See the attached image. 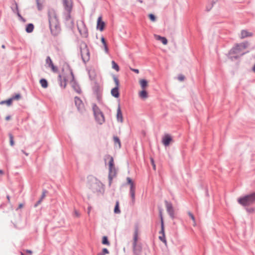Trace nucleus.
I'll return each mask as SVG.
<instances>
[{"mask_svg": "<svg viewBox=\"0 0 255 255\" xmlns=\"http://www.w3.org/2000/svg\"><path fill=\"white\" fill-rule=\"evenodd\" d=\"M159 240L163 242L164 244L166 246L167 245V241L165 239V235H161L159 237Z\"/></svg>", "mask_w": 255, "mask_h": 255, "instance_id": "obj_32", "label": "nucleus"}, {"mask_svg": "<svg viewBox=\"0 0 255 255\" xmlns=\"http://www.w3.org/2000/svg\"><path fill=\"white\" fill-rule=\"evenodd\" d=\"M103 189V185L101 183H96L94 185L93 190L95 192H101Z\"/></svg>", "mask_w": 255, "mask_h": 255, "instance_id": "obj_17", "label": "nucleus"}, {"mask_svg": "<svg viewBox=\"0 0 255 255\" xmlns=\"http://www.w3.org/2000/svg\"><path fill=\"white\" fill-rule=\"evenodd\" d=\"M148 16H149V19L152 21H154L155 20V17L153 14H149Z\"/></svg>", "mask_w": 255, "mask_h": 255, "instance_id": "obj_39", "label": "nucleus"}, {"mask_svg": "<svg viewBox=\"0 0 255 255\" xmlns=\"http://www.w3.org/2000/svg\"><path fill=\"white\" fill-rule=\"evenodd\" d=\"M139 96L142 99H146L148 97V93L145 90L142 89L140 92H139Z\"/></svg>", "mask_w": 255, "mask_h": 255, "instance_id": "obj_20", "label": "nucleus"}, {"mask_svg": "<svg viewBox=\"0 0 255 255\" xmlns=\"http://www.w3.org/2000/svg\"><path fill=\"white\" fill-rule=\"evenodd\" d=\"M34 28V26L32 24H28L26 28V31L28 33L31 32Z\"/></svg>", "mask_w": 255, "mask_h": 255, "instance_id": "obj_26", "label": "nucleus"}, {"mask_svg": "<svg viewBox=\"0 0 255 255\" xmlns=\"http://www.w3.org/2000/svg\"><path fill=\"white\" fill-rule=\"evenodd\" d=\"M160 217L161 220V230L159 232V234H161V235H165L164 232V222L161 212H160Z\"/></svg>", "mask_w": 255, "mask_h": 255, "instance_id": "obj_18", "label": "nucleus"}, {"mask_svg": "<svg viewBox=\"0 0 255 255\" xmlns=\"http://www.w3.org/2000/svg\"><path fill=\"white\" fill-rule=\"evenodd\" d=\"M188 214L189 216V217L191 218L192 220L193 221V225L194 226H196V221H195V217H194V215H193V214H192L190 212H188Z\"/></svg>", "mask_w": 255, "mask_h": 255, "instance_id": "obj_31", "label": "nucleus"}, {"mask_svg": "<svg viewBox=\"0 0 255 255\" xmlns=\"http://www.w3.org/2000/svg\"><path fill=\"white\" fill-rule=\"evenodd\" d=\"M44 196H45V195L43 194V195H42V197H41V199H43V198L44 197Z\"/></svg>", "mask_w": 255, "mask_h": 255, "instance_id": "obj_57", "label": "nucleus"}, {"mask_svg": "<svg viewBox=\"0 0 255 255\" xmlns=\"http://www.w3.org/2000/svg\"><path fill=\"white\" fill-rule=\"evenodd\" d=\"M117 120L119 122H120V123H122L123 122V114H122L120 105L118 106V107L117 109Z\"/></svg>", "mask_w": 255, "mask_h": 255, "instance_id": "obj_15", "label": "nucleus"}, {"mask_svg": "<svg viewBox=\"0 0 255 255\" xmlns=\"http://www.w3.org/2000/svg\"><path fill=\"white\" fill-rule=\"evenodd\" d=\"M11 99H8L6 101H2L0 102V105L6 104L7 106H10L11 105Z\"/></svg>", "mask_w": 255, "mask_h": 255, "instance_id": "obj_29", "label": "nucleus"}, {"mask_svg": "<svg viewBox=\"0 0 255 255\" xmlns=\"http://www.w3.org/2000/svg\"><path fill=\"white\" fill-rule=\"evenodd\" d=\"M114 141L115 144H118L119 148L121 146V141L120 139L117 136L114 137Z\"/></svg>", "mask_w": 255, "mask_h": 255, "instance_id": "obj_28", "label": "nucleus"}, {"mask_svg": "<svg viewBox=\"0 0 255 255\" xmlns=\"http://www.w3.org/2000/svg\"><path fill=\"white\" fill-rule=\"evenodd\" d=\"M41 86L43 88H46L48 87V83L45 79H42L40 80Z\"/></svg>", "mask_w": 255, "mask_h": 255, "instance_id": "obj_24", "label": "nucleus"}, {"mask_svg": "<svg viewBox=\"0 0 255 255\" xmlns=\"http://www.w3.org/2000/svg\"><path fill=\"white\" fill-rule=\"evenodd\" d=\"M166 208L169 215L172 219H173L174 218V210L172 205L170 203H167L166 205Z\"/></svg>", "mask_w": 255, "mask_h": 255, "instance_id": "obj_16", "label": "nucleus"}, {"mask_svg": "<svg viewBox=\"0 0 255 255\" xmlns=\"http://www.w3.org/2000/svg\"><path fill=\"white\" fill-rule=\"evenodd\" d=\"M127 180L128 183L130 185V195L132 199V203L133 204L135 201V185L130 178L128 177Z\"/></svg>", "mask_w": 255, "mask_h": 255, "instance_id": "obj_9", "label": "nucleus"}, {"mask_svg": "<svg viewBox=\"0 0 255 255\" xmlns=\"http://www.w3.org/2000/svg\"><path fill=\"white\" fill-rule=\"evenodd\" d=\"M25 252L29 255H31L32 254V252L31 250H26Z\"/></svg>", "mask_w": 255, "mask_h": 255, "instance_id": "obj_48", "label": "nucleus"}, {"mask_svg": "<svg viewBox=\"0 0 255 255\" xmlns=\"http://www.w3.org/2000/svg\"><path fill=\"white\" fill-rule=\"evenodd\" d=\"M7 200H8V202H10L9 196H7Z\"/></svg>", "mask_w": 255, "mask_h": 255, "instance_id": "obj_54", "label": "nucleus"}, {"mask_svg": "<svg viewBox=\"0 0 255 255\" xmlns=\"http://www.w3.org/2000/svg\"><path fill=\"white\" fill-rule=\"evenodd\" d=\"M112 68L114 69L116 71L118 72L120 70V68L118 65L114 61H112Z\"/></svg>", "mask_w": 255, "mask_h": 255, "instance_id": "obj_27", "label": "nucleus"}, {"mask_svg": "<svg viewBox=\"0 0 255 255\" xmlns=\"http://www.w3.org/2000/svg\"><path fill=\"white\" fill-rule=\"evenodd\" d=\"M130 69L131 71L134 72L135 73H136L137 74H138L139 72V70L138 69H133V68H130Z\"/></svg>", "mask_w": 255, "mask_h": 255, "instance_id": "obj_47", "label": "nucleus"}, {"mask_svg": "<svg viewBox=\"0 0 255 255\" xmlns=\"http://www.w3.org/2000/svg\"><path fill=\"white\" fill-rule=\"evenodd\" d=\"M20 97H21L20 95L19 94H17L14 96L10 98V99H11V103H12L13 100H18L19 99H20Z\"/></svg>", "mask_w": 255, "mask_h": 255, "instance_id": "obj_34", "label": "nucleus"}, {"mask_svg": "<svg viewBox=\"0 0 255 255\" xmlns=\"http://www.w3.org/2000/svg\"><path fill=\"white\" fill-rule=\"evenodd\" d=\"M238 201L243 206H248L253 204L255 202V192L239 198Z\"/></svg>", "mask_w": 255, "mask_h": 255, "instance_id": "obj_2", "label": "nucleus"}, {"mask_svg": "<svg viewBox=\"0 0 255 255\" xmlns=\"http://www.w3.org/2000/svg\"><path fill=\"white\" fill-rule=\"evenodd\" d=\"M105 160H109V172L110 176L111 175H115L116 174V169L114 166V159L112 156L110 155H107L105 156Z\"/></svg>", "mask_w": 255, "mask_h": 255, "instance_id": "obj_8", "label": "nucleus"}, {"mask_svg": "<svg viewBox=\"0 0 255 255\" xmlns=\"http://www.w3.org/2000/svg\"><path fill=\"white\" fill-rule=\"evenodd\" d=\"M74 215H75V216L76 217L78 218V217H80V213H79L78 211H77V210H75V211H74Z\"/></svg>", "mask_w": 255, "mask_h": 255, "instance_id": "obj_43", "label": "nucleus"}, {"mask_svg": "<svg viewBox=\"0 0 255 255\" xmlns=\"http://www.w3.org/2000/svg\"><path fill=\"white\" fill-rule=\"evenodd\" d=\"M1 47H2V48H5V45H2Z\"/></svg>", "mask_w": 255, "mask_h": 255, "instance_id": "obj_56", "label": "nucleus"}, {"mask_svg": "<svg viewBox=\"0 0 255 255\" xmlns=\"http://www.w3.org/2000/svg\"><path fill=\"white\" fill-rule=\"evenodd\" d=\"M46 63L48 65L49 67H50L52 71L54 72H56L57 71V68L53 64L52 60L51 59L50 57H47L46 59Z\"/></svg>", "mask_w": 255, "mask_h": 255, "instance_id": "obj_13", "label": "nucleus"}, {"mask_svg": "<svg viewBox=\"0 0 255 255\" xmlns=\"http://www.w3.org/2000/svg\"><path fill=\"white\" fill-rule=\"evenodd\" d=\"M3 173V171L1 170H0V174H2Z\"/></svg>", "mask_w": 255, "mask_h": 255, "instance_id": "obj_55", "label": "nucleus"}, {"mask_svg": "<svg viewBox=\"0 0 255 255\" xmlns=\"http://www.w3.org/2000/svg\"><path fill=\"white\" fill-rule=\"evenodd\" d=\"M63 4L66 12L65 19L69 20L71 19V12L73 8V1L72 0H63Z\"/></svg>", "mask_w": 255, "mask_h": 255, "instance_id": "obj_5", "label": "nucleus"}, {"mask_svg": "<svg viewBox=\"0 0 255 255\" xmlns=\"http://www.w3.org/2000/svg\"><path fill=\"white\" fill-rule=\"evenodd\" d=\"M253 71L255 73V65H254V66L253 68Z\"/></svg>", "mask_w": 255, "mask_h": 255, "instance_id": "obj_53", "label": "nucleus"}, {"mask_svg": "<svg viewBox=\"0 0 255 255\" xmlns=\"http://www.w3.org/2000/svg\"><path fill=\"white\" fill-rule=\"evenodd\" d=\"M150 161H151V164H152V167H153V169L154 170H155V169H156V165H155V164L154 163L153 158L152 157H150Z\"/></svg>", "mask_w": 255, "mask_h": 255, "instance_id": "obj_38", "label": "nucleus"}, {"mask_svg": "<svg viewBox=\"0 0 255 255\" xmlns=\"http://www.w3.org/2000/svg\"><path fill=\"white\" fill-rule=\"evenodd\" d=\"M139 84L141 88L143 90L148 86L147 81L145 79H140L139 80Z\"/></svg>", "mask_w": 255, "mask_h": 255, "instance_id": "obj_22", "label": "nucleus"}, {"mask_svg": "<svg viewBox=\"0 0 255 255\" xmlns=\"http://www.w3.org/2000/svg\"><path fill=\"white\" fill-rule=\"evenodd\" d=\"M23 205L22 203H20L18 205V209H21L23 207Z\"/></svg>", "mask_w": 255, "mask_h": 255, "instance_id": "obj_50", "label": "nucleus"}, {"mask_svg": "<svg viewBox=\"0 0 255 255\" xmlns=\"http://www.w3.org/2000/svg\"><path fill=\"white\" fill-rule=\"evenodd\" d=\"M247 47V45L246 43H243L240 44H237L233 49H232L230 52L229 58L233 60V53L238 54V55L235 57L237 58L239 55H242L244 54V52L241 53V52L245 49Z\"/></svg>", "mask_w": 255, "mask_h": 255, "instance_id": "obj_4", "label": "nucleus"}, {"mask_svg": "<svg viewBox=\"0 0 255 255\" xmlns=\"http://www.w3.org/2000/svg\"><path fill=\"white\" fill-rule=\"evenodd\" d=\"M91 209H92V207L91 206L89 207L88 208V214L89 215L90 214V211L91 210Z\"/></svg>", "mask_w": 255, "mask_h": 255, "instance_id": "obj_49", "label": "nucleus"}, {"mask_svg": "<svg viewBox=\"0 0 255 255\" xmlns=\"http://www.w3.org/2000/svg\"><path fill=\"white\" fill-rule=\"evenodd\" d=\"M119 87H115L113 88L111 90V94L115 98H119L120 96Z\"/></svg>", "mask_w": 255, "mask_h": 255, "instance_id": "obj_19", "label": "nucleus"}, {"mask_svg": "<svg viewBox=\"0 0 255 255\" xmlns=\"http://www.w3.org/2000/svg\"><path fill=\"white\" fill-rule=\"evenodd\" d=\"M42 201V199H40L37 203L35 204L34 207H37L39 204H40Z\"/></svg>", "mask_w": 255, "mask_h": 255, "instance_id": "obj_46", "label": "nucleus"}, {"mask_svg": "<svg viewBox=\"0 0 255 255\" xmlns=\"http://www.w3.org/2000/svg\"><path fill=\"white\" fill-rule=\"evenodd\" d=\"M22 152L26 156L28 155V153L24 151L23 150H21Z\"/></svg>", "mask_w": 255, "mask_h": 255, "instance_id": "obj_51", "label": "nucleus"}, {"mask_svg": "<svg viewBox=\"0 0 255 255\" xmlns=\"http://www.w3.org/2000/svg\"><path fill=\"white\" fill-rule=\"evenodd\" d=\"M105 26V22L102 20V16H99L97 20V28L102 31Z\"/></svg>", "mask_w": 255, "mask_h": 255, "instance_id": "obj_12", "label": "nucleus"}, {"mask_svg": "<svg viewBox=\"0 0 255 255\" xmlns=\"http://www.w3.org/2000/svg\"><path fill=\"white\" fill-rule=\"evenodd\" d=\"M184 78H185L184 76L182 75H180L178 77V79L180 81H183L184 80Z\"/></svg>", "mask_w": 255, "mask_h": 255, "instance_id": "obj_44", "label": "nucleus"}, {"mask_svg": "<svg viewBox=\"0 0 255 255\" xmlns=\"http://www.w3.org/2000/svg\"><path fill=\"white\" fill-rule=\"evenodd\" d=\"M10 116H8L6 117V118H5V120H6V121H8V120H10Z\"/></svg>", "mask_w": 255, "mask_h": 255, "instance_id": "obj_52", "label": "nucleus"}, {"mask_svg": "<svg viewBox=\"0 0 255 255\" xmlns=\"http://www.w3.org/2000/svg\"><path fill=\"white\" fill-rule=\"evenodd\" d=\"M15 12L17 13V15L19 16H20V14H19V11H18V5H17V3H15Z\"/></svg>", "mask_w": 255, "mask_h": 255, "instance_id": "obj_45", "label": "nucleus"}, {"mask_svg": "<svg viewBox=\"0 0 255 255\" xmlns=\"http://www.w3.org/2000/svg\"><path fill=\"white\" fill-rule=\"evenodd\" d=\"M92 109L97 122L100 125L103 124L105 122V117L98 107L94 104L92 105Z\"/></svg>", "mask_w": 255, "mask_h": 255, "instance_id": "obj_3", "label": "nucleus"}, {"mask_svg": "<svg viewBox=\"0 0 255 255\" xmlns=\"http://www.w3.org/2000/svg\"><path fill=\"white\" fill-rule=\"evenodd\" d=\"M101 41L102 42V43L103 44L104 47H105V50L107 52L108 51V47H107V44H106V40L105 39V38L102 37L101 38Z\"/></svg>", "mask_w": 255, "mask_h": 255, "instance_id": "obj_35", "label": "nucleus"}, {"mask_svg": "<svg viewBox=\"0 0 255 255\" xmlns=\"http://www.w3.org/2000/svg\"><path fill=\"white\" fill-rule=\"evenodd\" d=\"M102 252H103L102 254H99L98 255H105L106 254H109V253L108 250L106 248H104L103 249Z\"/></svg>", "mask_w": 255, "mask_h": 255, "instance_id": "obj_40", "label": "nucleus"}, {"mask_svg": "<svg viewBox=\"0 0 255 255\" xmlns=\"http://www.w3.org/2000/svg\"><path fill=\"white\" fill-rule=\"evenodd\" d=\"M172 141V137L168 134H165L162 138V142L166 146H168Z\"/></svg>", "mask_w": 255, "mask_h": 255, "instance_id": "obj_10", "label": "nucleus"}, {"mask_svg": "<svg viewBox=\"0 0 255 255\" xmlns=\"http://www.w3.org/2000/svg\"><path fill=\"white\" fill-rule=\"evenodd\" d=\"M138 230L137 228H136L134 230V236H133V251H135V247L136 246L137 242L138 241Z\"/></svg>", "mask_w": 255, "mask_h": 255, "instance_id": "obj_14", "label": "nucleus"}, {"mask_svg": "<svg viewBox=\"0 0 255 255\" xmlns=\"http://www.w3.org/2000/svg\"><path fill=\"white\" fill-rule=\"evenodd\" d=\"M80 49L81 55L83 60L84 62L88 61L90 59V52L87 45L85 43L82 44Z\"/></svg>", "mask_w": 255, "mask_h": 255, "instance_id": "obj_7", "label": "nucleus"}, {"mask_svg": "<svg viewBox=\"0 0 255 255\" xmlns=\"http://www.w3.org/2000/svg\"><path fill=\"white\" fill-rule=\"evenodd\" d=\"M77 27L80 34L84 37L88 35V29L83 20H79L77 22Z\"/></svg>", "mask_w": 255, "mask_h": 255, "instance_id": "obj_6", "label": "nucleus"}, {"mask_svg": "<svg viewBox=\"0 0 255 255\" xmlns=\"http://www.w3.org/2000/svg\"><path fill=\"white\" fill-rule=\"evenodd\" d=\"M154 37L155 38V39L156 40L160 41V40L162 36H161L160 35H157V34H154Z\"/></svg>", "mask_w": 255, "mask_h": 255, "instance_id": "obj_42", "label": "nucleus"}, {"mask_svg": "<svg viewBox=\"0 0 255 255\" xmlns=\"http://www.w3.org/2000/svg\"><path fill=\"white\" fill-rule=\"evenodd\" d=\"M37 7L38 10H40L42 8V4L40 3L38 0H37Z\"/></svg>", "mask_w": 255, "mask_h": 255, "instance_id": "obj_41", "label": "nucleus"}, {"mask_svg": "<svg viewBox=\"0 0 255 255\" xmlns=\"http://www.w3.org/2000/svg\"><path fill=\"white\" fill-rule=\"evenodd\" d=\"M160 41L163 43L164 45H166L167 44L168 41L167 39L164 37H162L160 39Z\"/></svg>", "mask_w": 255, "mask_h": 255, "instance_id": "obj_37", "label": "nucleus"}, {"mask_svg": "<svg viewBox=\"0 0 255 255\" xmlns=\"http://www.w3.org/2000/svg\"><path fill=\"white\" fill-rule=\"evenodd\" d=\"M102 244L104 245H108V246L110 245V243L108 241V238L107 237H106V236L103 237V238L102 239Z\"/></svg>", "mask_w": 255, "mask_h": 255, "instance_id": "obj_30", "label": "nucleus"}, {"mask_svg": "<svg viewBox=\"0 0 255 255\" xmlns=\"http://www.w3.org/2000/svg\"><path fill=\"white\" fill-rule=\"evenodd\" d=\"M49 23L51 33L54 36H57L60 32V27L55 11L50 9L48 11Z\"/></svg>", "mask_w": 255, "mask_h": 255, "instance_id": "obj_1", "label": "nucleus"}, {"mask_svg": "<svg viewBox=\"0 0 255 255\" xmlns=\"http://www.w3.org/2000/svg\"><path fill=\"white\" fill-rule=\"evenodd\" d=\"M24 255V254L22 253H21V255Z\"/></svg>", "mask_w": 255, "mask_h": 255, "instance_id": "obj_58", "label": "nucleus"}, {"mask_svg": "<svg viewBox=\"0 0 255 255\" xmlns=\"http://www.w3.org/2000/svg\"><path fill=\"white\" fill-rule=\"evenodd\" d=\"M252 35V34L251 33H250L245 30H242L241 33V38H245L249 37V36H251Z\"/></svg>", "mask_w": 255, "mask_h": 255, "instance_id": "obj_21", "label": "nucleus"}, {"mask_svg": "<svg viewBox=\"0 0 255 255\" xmlns=\"http://www.w3.org/2000/svg\"><path fill=\"white\" fill-rule=\"evenodd\" d=\"M74 101L78 110L79 111H82L84 109V106L82 100L80 98L76 97H75Z\"/></svg>", "mask_w": 255, "mask_h": 255, "instance_id": "obj_11", "label": "nucleus"}, {"mask_svg": "<svg viewBox=\"0 0 255 255\" xmlns=\"http://www.w3.org/2000/svg\"><path fill=\"white\" fill-rule=\"evenodd\" d=\"M120 212H121V211H120V208H119V202L118 201H117L116 202V206L115 207L114 213L115 214H119V213H120Z\"/></svg>", "mask_w": 255, "mask_h": 255, "instance_id": "obj_25", "label": "nucleus"}, {"mask_svg": "<svg viewBox=\"0 0 255 255\" xmlns=\"http://www.w3.org/2000/svg\"><path fill=\"white\" fill-rule=\"evenodd\" d=\"M9 137L10 139V145L13 146L14 145L13 136L11 134H9Z\"/></svg>", "mask_w": 255, "mask_h": 255, "instance_id": "obj_36", "label": "nucleus"}, {"mask_svg": "<svg viewBox=\"0 0 255 255\" xmlns=\"http://www.w3.org/2000/svg\"><path fill=\"white\" fill-rule=\"evenodd\" d=\"M113 79H114V82L115 83V84H116V87H119V88L120 82H119V80L118 78L117 77H116V76H114Z\"/></svg>", "mask_w": 255, "mask_h": 255, "instance_id": "obj_33", "label": "nucleus"}, {"mask_svg": "<svg viewBox=\"0 0 255 255\" xmlns=\"http://www.w3.org/2000/svg\"><path fill=\"white\" fill-rule=\"evenodd\" d=\"M59 78L60 80V84L61 87H63V88H65L66 86V81L65 78H64L63 80H62V76L61 75L59 76Z\"/></svg>", "mask_w": 255, "mask_h": 255, "instance_id": "obj_23", "label": "nucleus"}]
</instances>
